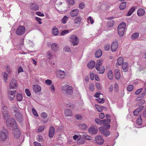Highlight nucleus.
Returning <instances> with one entry per match:
<instances>
[{
  "label": "nucleus",
  "mask_w": 146,
  "mask_h": 146,
  "mask_svg": "<svg viewBox=\"0 0 146 146\" xmlns=\"http://www.w3.org/2000/svg\"><path fill=\"white\" fill-rule=\"evenodd\" d=\"M6 118V124L7 127L10 129L13 128L14 129L17 128V126L16 124L15 120L13 118H11L9 119Z\"/></svg>",
  "instance_id": "f257e3e1"
},
{
  "label": "nucleus",
  "mask_w": 146,
  "mask_h": 146,
  "mask_svg": "<svg viewBox=\"0 0 146 146\" xmlns=\"http://www.w3.org/2000/svg\"><path fill=\"white\" fill-rule=\"evenodd\" d=\"M126 24L124 23H122L118 27V33L120 36H122L124 34Z\"/></svg>",
  "instance_id": "f03ea898"
},
{
  "label": "nucleus",
  "mask_w": 146,
  "mask_h": 146,
  "mask_svg": "<svg viewBox=\"0 0 146 146\" xmlns=\"http://www.w3.org/2000/svg\"><path fill=\"white\" fill-rule=\"evenodd\" d=\"M8 135V131L3 127L2 131H0V141H5Z\"/></svg>",
  "instance_id": "7ed1b4c3"
},
{
  "label": "nucleus",
  "mask_w": 146,
  "mask_h": 146,
  "mask_svg": "<svg viewBox=\"0 0 146 146\" xmlns=\"http://www.w3.org/2000/svg\"><path fill=\"white\" fill-rule=\"evenodd\" d=\"M25 29L24 26L20 25L17 28L16 33L19 36L25 33Z\"/></svg>",
  "instance_id": "20e7f679"
},
{
  "label": "nucleus",
  "mask_w": 146,
  "mask_h": 146,
  "mask_svg": "<svg viewBox=\"0 0 146 146\" xmlns=\"http://www.w3.org/2000/svg\"><path fill=\"white\" fill-rule=\"evenodd\" d=\"M8 110L7 107L5 106H3L2 107V113L3 117H4L5 119H6V118H9V116Z\"/></svg>",
  "instance_id": "39448f33"
},
{
  "label": "nucleus",
  "mask_w": 146,
  "mask_h": 146,
  "mask_svg": "<svg viewBox=\"0 0 146 146\" xmlns=\"http://www.w3.org/2000/svg\"><path fill=\"white\" fill-rule=\"evenodd\" d=\"M10 90H16L17 86L16 80L14 79H13L11 80L10 83Z\"/></svg>",
  "instance_id": "423d86ee"
},
{
  "label": "nucleus",
  "mask_w": 146,
  "mask_h": 146,
  "mask_svg": "<svg viewBox=\"0 0 146 146\" xmlns=\"http://www.w3.org/2000/svg\"><path fill=\"white\" fill-rule=\"evenodd\" d=\"M79 39L78 37H71L70 41L72 43L71 44L73 46L77 45L79 42Z\"/></svg>",
  "instance_id": "0eeeda50"
},
{
  "label": "nucleus",
  "mask_w": 146,
  "mask_h": 146,
  "mask_svg": "<svg viewBox=\"0 0 146 146\" xmlns=\"http://www.w3.org/2000/svg\"><path fill=\"white\" fill-rule=\"evenodd\" d=\"M118 44L117 42V40H115L112 42L111 44V50L113 52H115L116 51L118 48Z\"/></svg>",
  "instance_id": "6e6552de"
},
{
  "label": "nucleus",
  "mask_w": 146,
  "mask_h": 146,
  "mask_svg": "<svg viewBox=\"0 0 146 146\" xmlns=\"http://www.w3.org/2000/svg\"><path fill=\"white\" fill-rule=\"evenodd\" d=\"M16 90H11L9 92L8 95L9 98L11 101H13L14 99L15 96V93H16Z\"/></svg>",
  "instance_id": "1a4fd4ad"
},
{
  "label": "nucleus",
  "mask_w": 146,
  "mask_h": 146,
  "mask_svg": "<svg viewBox=\"0 0 146 146\" xmlns=\"http://www.w3.org/2000/svg\"><path fill=\"white\" fill-rule=\"evenodd\" d=\"M96 142L100 144H102L104 142V140L103 139L102 136L98 135L95 138Z\"/></svg>",
  "instance_id": "9d476101"
},
{
  "label": "nucleus",
  "mask_w": 146,
  "mask_h": 146,
  "mask_svg": "<svg viewBox=\"0 0 146 146\" xmlns=\"http://www.w3.org/2000/svg\"><path fill=\"white\" fill-rule=\"evenodd\" d=\"M98 131L97 128L91 127L88 129V131L92 135H94L97 133Z\"/></svg>",
  "instance_id": "9b49d317"
},
{
  "label": "nucleus",
  "mask_w": 146,
  "mask_h": 146,
  "mask_svg": "<svg viewBox=\"0 0 146 146\" xmlns=\"http://www.w3.org/2000/svg\"><path fill=\"white\" fill-rule=\"evenodd\" d=\"M14 130V131H13V133L14 135V137L15 138L17 139L19 137L21 134L20 130L17 128L15 129Z\"/></svg>",
  "instance_id": "f8f14e48"
},
{
  "label": "nucleus",
  "mask_w": 146,
  "mask_h": 146,
  "mask_svg": "<svg viewBox=\"0 0 146 146\" xmlns=\"http://www.w3.org/2000/svg\"><path fill=\"white\" fill-rule=\"evenodd\" d=\"M79 12V10L78 9H73L71 11L70 14L72 17H75L77 16Z\"/></svg>",
  "instance_id": "ddd939ff"
},
{
  "label": "nucleus",
  "mask_w": 146,
  "mask_h": 146,
  "mask_svg": "<svg viewBox=\"0 0 146 146\" xmlns=\"http://www.w3.org/2000/svg\"><path fill=\"white\" fill-rule=\"evenodd\" d=\"M30 8L33 10L36 11L38 9L39 7L37 4L32 3L30 4Z\"/></svg>",
  "instance_id": "4468645a"
},
{
  "label": "nucleus",
  "mask_w": 146,
  "mask_h": 146,
  "mask_svg": "<svg viewBox=\"0 0 146 146\" xmlns=\"http://www.w3.org/2000/svg\"><path fill=\"white\" fill-rule=\"evenodd\" d=\"M54 128L53 127H51L49 129V136L50 137H52L54 135Z\"/></svg>",
  "instance_id": "2eb2a0df"
},
{
  "label": "nucleus",
  "mask_w": 146,
  "mask_h": 146,
  "mask_svg": "<svg viewBox=\"0 0 146 146\" xmlns=\"http://www.w3.org/2000/svg\"><path fill=\"white\" fill-rule=\"evenodd\" d=\"M17 120L19 121H21L22 120V116L21 114L18 112H17L15 114Z\"/></svg>",
  "instance_id": "dca6fc26"
},
{
  "label": "nucleus",
  "mask_w": 146,
  "mask_h": 146,
  "mask_svg": "<svg viewBox=\"0 0 146 146\" xmlns=\"http://www.w3.org/2000/svg\"><path fill=\"white\" fill-rule=\"evenodd\" d=\"M59 46L55 43H53L51 45V48L53 51L56 52L58 50Z\"/></svg>",
  "instance_id": "f3484780"
},
{
  "label": "nucleus",
  "mask_w": 146,
  "mask_h": 146,
  "mask_svg": "<svg viewBox=\"0 0 146 146\" xmlns=\"http://www.w3.org/2000/svg\"><path fill=\"white\" fill-rule=\"evenodd\" d=\"M145 13V10L141 8L139 9L137 11V14L139 16H141L143 15Z\"/></svg>",
  "instance_id": "a211bd4d"
},
{
  "label": "nucleus",
  "mask_w": 146,
  "mask_h": 146,
  "mask_svg": "<svg viewBox=\"0 0 146 146\" xmlns=\"http://www.w3.org/2000/svg\"><path fill=\"white\" fill-rule=\"evenodd\" d=\"M58 76L61 78H64L65 76V73L64 71L59 70L58 72Z\"/></svg>",
  "instance_id": "6ab92c4d"
},
{
  "label": "nucleus",
  "mask_w": 146,
  "mask_h": 146,
  "mask_svg": "<svg viewBox=\"0 0 146 146\" xmlns=\"http://www.w3.org/2000/svg\"><path fill=\"white\" fill-rule=\"evenodd\" d=\"M115 74L116 78L117 80L120 79V73L119 69H116L115 71Z\"/></svg>",
  "instance_id": "aec40b11"
},
{
  "label": "nucleus",
  "mask_w": 146,
  "mask_h": 146,
  "mask_svg": "<svg viewBox=\"0 0 146 146\" xmlns=\"http://www.w3.org/2000/svg\"><path fill=\"white\" fill-rule=\"evenodd\" d=\"M143 106H141L136 109L134 111V115L135 116H137L139 113L143 109Z\"/></svg>",
  "instance_id": "412c9836"
},
{
  "label": "nucleus",
  "mask_w": 146,
  "mask_h": 146,
  "mask_svg": "<svg viewBox=\"0 0 146 146\" xmlns=\"http://www.w3.org/2000/svg\"><path fill=\"white\" fill-rule=\"evenodd\" d=\"M95 64V62L94 61H91L88 64V67L89 69H92L94 67Z\"/></svg>",
  "instance_id": "4be33fe9"
},
{
  "label": "nucleus",
  "mask_w": 146,
  "mask_h": 146,
  "mask_svg": "<svg viewBox=\"0 0 146 146\" xmlns=\"http://www.w3.org/2000/svg\"><path fill=\"white\" fill-rule=\"evenodd\" d=\"M33 90L35 92H37L41 90V88L38 85H35L34 86Z\"/></svg>",
  "instance_id": "5701e85b"
},
{
  "label": "nucleus",
  "mask_w": 146,
  "mask_h": 146,
  "mask_svg": "<svg viewBox=\"0 0 146 146\" xmlns=\"http://www.w3.org/2000/svg\"><path fill=\"white\" fill-rule=\"evenodd\" d=\"M52 34L54 35H57L59 33L58 29L56 27H53L52 31Z\"/></svg>",
  "instance_id": "b1692460"
},
{
  "label": "nucleus",
  "mask_w": 146,
  "mask_h": 146,
  "mask_svg": "<svg viewBox=\"0 0 146 146\" xmlns=\"http://www.w3.org/2000/svg\"><path fill=\"white\" fill-rule=\"evenodd\" d=\"M102 54V52L101 50H98L96 51L95 53V56L97 58H100Z\"/></svg>",
  "instance_id": "393cba45"
},
{
  "label": "nucleus",
  "mask_w": 146,
  "mask_h": 146,
  "mask_svg": "<svg viewBox=\"0 0 146 146\" xmlns=\"http://www.w3.org/2000/svg\"><path fill=\"white\" fill-rule=\"evenodd\" d=\"M98 69H96V70L99 71V72L100 74H103L105 70V69L104 67L103 66H101L99 67Z\"/></svg>",
  "instance_id": "a878e982"
},
{
  "label": "nucleus",
  "mask_w": 146,
  "mask_h": 146,
  "mask_svg": "<svg viewBox=\"0 0 146 146\" xmlns=\"http://www.w3.org/2000/svg\"><path fill=\"white\" fill-rule=\"evenodd\" d=\"M64 114L65 116H71L72 115L71 111L70 110L68 109L65 110Z\"/></svg>",
  "instance_id": "bb28decb"
},
{
  "label": "nucleus",
  "mask_w": 146,
  "mask_h": 146,
  "mask_svg": "<svg viewBox=\"0 0 146 146\" xmlns=\"http://www.w3.org/2000/svg\"><path fill=\"white\" fill-rule=\"evenodd\" d=\"M63 50L65 52H71L70 47L67 45L65 46L64 47Z\"/></svg>",
  "instance_id": "cd10ccee"
},
{
  "label": "nucleus",
  "mask_w": 146,
  "mask_h": 146,
  "mask_svg": "<svg viewBox=\"0 0 146 146\" xmlns=\"http://www.w3.org/2000/svg\"><path fill=\"white\" fill-rule=\"evenodd\" d=\"M81 19V18L80 17H76L75 19V23L76 24L80 25Z\"/></svg>",
  "instance_id": "c85d7f7f"
},
{
  "label": "nucleus",
  "mask_w": 146,
  "mask_h": 146,
  "mask_svg": "<svg viewBox=\"0 0 146 146\" xmlns=\"http://www.w3.org/2000/svg\"><path fill=\"white\" fill-rule=\"evenodd\" d=\"M108 77L110 80H112L113 78V74L111 70H110L108 74Z\"/></svg>",
  "instance_id": "c756f323"
},
{
  "label": "nucleus",
  "mask_w": 146,
  "mask_h": 146,
  "mask_svg": "<svg viewBox=\"0 0 146 146\" xmlns=\"http://www.w3.org/2000/svg\"><path fill=\"white\" fill-rule=\"evenodd\" d=\"M23 97L22 95L20 93L18 94L16 96V98L17 101L21 102L23 99Z\"/></svg>",
  "instance_id": "7c9ffc66"
},
{
  "label": "nucleus",
  "mask_w": 146,
  "mask_h": 146,
  "mask_svg": "<svg viewBox=\"0 0 146 146\" xmlns=\"http://www.w3.org/2000/svg\"><path fill=\"white\" fill-rule=\"evenodd\" d=\"M126 3L125 2H124L121 3L119 8L120 10H123L126 7Z\"/></svg>",
  "instance_id": "2f4dec72"
},
{
  "label": "nucleus",
  "mask_w": 146,
  "mask_h": 146,
  "mask_svg": "<svg viewBox=\"0 0 146 146\" xmlns=\"http://www.w3.org/2000/svg\"><path fill=\"white\" fill-rule=\"evenodd\" d=\"M79 127L82 129L84 130L86 128L87 126V125L84 123H80L79 125Z\"/></svg>",
  "instance_id": "473e14b6"
},
{
  "label": "nucleus",
  "mask_w": 146,
  "mask_h": 146,
  "mask_svg": "<svg viewBox=\"0 0 146 146\" xmlns=\"http://www.w3.org/2000/svg\"><path fill=\"white\" fill-rule=\"evenodd\" d=\"M128 67V64L127 62H125L123 63L122 65V68L124 70L127 69Z\"/></svg>",
  "instance_id": "72a5a7b5"
},
{
  "label": "nucleus",
  "mask_w": 146,
  "mask_h": 146,
  "mask_svg": "<svg viewBox=\"0 0 146 146\" xmlns=\"http://www.w3.org/2000/svg\"><path fill=\"white\" fill-rule=\"evenodd\" d=\"M135 9V8L134 7H131V9L128 11L127 14V16H130L134 11Z\"/></svg>",
  "instance_id": "f704fd0d"
},
{
  "label": "nucleus",
  "mask_w": 146,
  "mask_h": 146,
  "mask_svg": "<svg viewBox=\"0 0 146 146\" xmlns=\"http://www.w3.org/2000/svg\"><path fill=\"white\" fill-rule=\"evenodd\" d=\"M123 59L121 57H119L118 58L117 60L118 64L119 65H121L123 64Z\"/></svg>",
  "instance_id": "c9c22d12"
},
{
  "label": "nucleus",
  "mask_w": 146,
  "mask_h": 146,
  "mask_svg": "<svg viewBox=\"0 0 146 146\" xmlns=\"http://www.w3.org/2000/svg\"><path fill=\"white\" fill-rule=\"evenodd\" d=\"M68 19V17L65 16L62 19L61 22L63 24H66Z\"/></svg>",
  "instance_id": "e433bc0d"
},
{
  "label": "nucleus",
  "mask_w": 146,
  "mask_h": 146,
  "mask_svg": "<svg viewBox=\"0 0 146 146\" xmlns=\"http://www.w3.org/2000/svg\"><path fill=\"white\" fill-rule=\"evenodd\" d=\"M102 60H98L97 62L96 65V69H98V67L100 66V65L102 64Z\"/></svg>",
  "instance_id": "4c0bfd02"
},
{
  "label": "nucleus",
  "mask_w": 146,
  "mask_h": 146,
  "mask_svg": "<svg viewBox=\"0 0 146 146\" xmlns=\"http://www.w3.org/2000/svg\"><path fill=\"white\" fill-rule=\"evenodd\" d=\"M73 92L72 87L70 86L68 90L66 91V92L67 94L70 95Z\"/></svg>",
  "instance_id": "58836bf2"
},
{
  "label": "nucleus",
  "mask_w": 146,
  "mask_h": 146,
  "mask_svg": "<svg viewBox=\"0 0 146 146\" xmlns=\"http://www.w3.org/2000/svg\"><path fill=\"white\" fill-rule=\"evenodd\" d=\"M82 136L83 138H84L87 140H90L91 139V137L88 136L85 133L83 134Z\"/></svg>",
  "instance_id": "ea45409f"
},
{
  "label": "nucleus",
  "mask_w": 146,
  "mask_h": 146,
  "mask_svg": "<svg viewBox=\"0 0 146 146\" xmlns=\"http://www.w3.org/2000/svg\"><path fill=\"white\" fill-rule=\"evenodd\" d=\"M99 130L102 134L105 135V134H106V130L104 129L102 127H100Z\"/></svg>",
  "instance_id": "a19ab883"
},
{
  "label": "nucleus",
  "mask_w": 146,
  "mask_h": 146,
  "mask_svg": "<svg viewBox=\"0 0 146 146\" xmlns=\"http://www.w3.org/2000/svg\"><path fill=\"white\" fill-rule=\"evenodd\" d=\"M48 58L50 60L53 56L52 52L51 51H48L47 53Z\"/></svg>",
  "instance_id": "79ce46f5"
},
{
  "label": "nucleus",
  "mask_w": 146,
  "mask_h": 146,
  "mask_svg": "<svg viewBox=\"0 0 146 146\" xmlns=\"http://www.w3.org/2000/svg\"><path fill=\"white\" fill-rule=\"evenodd\" d=\"M146 94V92L143 91L137 97V98L142 99Z\"/></svg>",
  "instance_id": "37998d69"
},
{
  "label": "nucleus",
  "mask_w": 146,
  "mask_h": 146,
  "mask_svg": "<svg viewBox=\"0 0 146 146\" xmlns=\"http://www.w3.org/2000/svg\"><path fill=\"white\" fill-rule=\"evenodd\" d=\"M102 123V124H106L108 123H109L111 121L110 119H104L101 120Z\"/></svg>",
  "instance_id": "c03bdc74"
},
{
  "label": "nucleus",
  "mask_w": 146,
  "mask_h": 146,
  "mask_svg": "<svg viewBox=\"0 0 146 146\" xmlns=\"http://www.w3.org/2000/svg\"><path fill=\"white\" fill-rule=\"evenodd\" d=\"M137 123L139 125H141L142 124V120L141 116H140L137 119Z\"/></svg>",
  "instance_id": "a18cd8bd"
},
{
  "label": "nucleus",
  "mask_w": 146,
  "mask_h": 146,
  "mask_svg": "<svg viewBox=\"0 0 146 146\" xmlns=\"http://www.w3.org/2000/svg\"><path fill=\"white\" fill-rule=\"evenodd\" d=\"M37 140L39 142H42L43 140L42 137L40 135H38L37 136Z\"/></svg>",
  "instance_id": "49530a36"
},
{
  "label": "nucleus",
  "mask_w": 146,
  "mask_h": 146,
  "mask_svg": "<svg viewBox=\"0 0 146 146\" xmlns=\"http://www.w3.org/2000/svg\"><path fill=\"white\" fill-rule=\"evenodd\" d=\"M127 90L129 92L131 91L133 89V85H129L127 87Z\"/></svg>",
  "instance_id": "de8ad7c7"
},
{
  "label": "nucleus",
  "mask_w": 146,
  "mask_h": 146,
  "mask_svg": "<svg viewBox=\"0 0 146 146\" xmlns=\"http://www.w3.org/2000/svg\"><path fill=\"white\" fill-rule=\"evenodd\" d=\"M25 92L27 96L29 97H30L31 96V92L29 89H26L25 90Z\"/></svg>",
  "instance_id": "09e8293b"
},
{
  "label": "nucleus",
  "mask_w": 146,
  "mask_h": 146,
  "mask_svg": "<svg viewBox=\"0 0 146 146\" xmlns=\"http://www.w3.org/2000/svg\"><path fill=\"white\" fill-rule=\"evenodd\" d=\"M68 33V30H66L63 31L60 34L61 36H63Z\"/></svg>",
  "instance_id": "8fccbe9b"
},
{
  "label": "nucleus",
  "mask_w": 146,
  "mask_h": 146,
  "mask_svg": "<svg viewBox=\"0 0 146 146\" xmlns=\"http://www.w3.org/2000/svg\"><path fill=\"white\" fill-rule=\"evenodd\" d=\"M95 121L98 125H100L102 123L101 120L98 118H96L95 119Z\"/></svg>",
  "instance_id": "3c124183"
},
{
  "label": "nucleus",
  "mask_w": 146,
  "mask_h": 146,
  "mask_svg": "<svg viewBox=\"0 0 146 146\" xmlns=\"http://www.w3.org/2000/svg\"><path fill=\"white\" fill-rule=\"evenodd\" d=\"M97 100L98 102L100 103H103L104 101V100L103 98H100L96 99Z\"/></svg>",
  "instance_id": "603ef678"
},
{
  "label": "nucleus",
  "mask_w": 146,
  "mask_h": 146,
  "mask_svg": "<svg viewBox=\"0 0 146 146\" xmlns=\"http://www.w3.org/2000/svg\"><path fill=\"white\" fill-rule=\"evenodd\" d=\"M4 80L6 82L7 79L8 74L6 73H4L3 74Z\"/></svg>",
  "instance_id": "864d4df0"
},
{
  "label": "nucleus",
  "mask_w": 146,
  "mask_h": 146,
  "mask_svg": "<svg viewBox=\"0 0 146 146\" xmlns=\"http://www.w3.org/2000/svg\"><path fill=\"white\" fill-rule=\"evenodd\" d=\"M67 1L68 4L71 5H73L74 3V0H67Z\"/></svg>",
  "instance_id": "5fc2aeb1"
},
{
  "label": "nucleus",
  "mask_w": 146,
  "mask_h": 146,
  "mask_svg": "<svg viewBox=\"0 0 146 146\" xmlns=\"http://www.w3.org/2000/svg\"><path fill=\"white\" fill-rule=\"evenodd\" d=\"M101 95L102 96L103 94L100 93H97L94 95V97L98 98L101 97Z\"/></svg>",
  "instance_id": "6e6d98bb"
},
{
  "label": "nucleus",
  "mask_w": 146,
  "mask_h": 146,
  "mask_svg": "<svg viewBox=\"0 0 146 146\" xmlns=\"http://www.w3.org/2000/svg\"><path fill=\"white\" fill-rule=\"evenodd\" d=\"M44 126H42L39 127L38 129V132H42L43 131L44 129Z\"/></svg>",
  "instance_id": "4d7b16f0"
},
{
  "label": "nucleus",
  "mask_w": 146,
  "mask_h": 146,
  "mask_svg": "<svg viewBox=\"0 0 146 146\" xmlns=\"http://www.w3.org/2000/svg\"><path fill=\"white\" fill-rule=\"evenodd\" d=\"M32 111L33 114L36 116H38V115L35 110L34 108L32 109Z\"/></svg>",
  "instance_id": "13d9d810"
},
{
  "label": "nucleus",
  "mask_w": 146,
  "mask_h": 146,
  "mask_svg": "<svg viewBox=\"0 0 146 146\" xmlns=\"http://www.w3.org/2000/svg\"><path fill=\"white\" fill-rule=\"evenodd\" d=\"M90 88L91 91H93L94 90V85L93 83H91L89 86Z\"/></svg>",
  "instance_id": "bf43d9fd"
},
{
  "label": "nucleus",
  "mask_w": 146,
  "mask_h": 146,
  "mask_svg": "<svg viewBox=\"0 0 146 146\" xmlns=\"http://www.w3.org/2000/svg\"><path fill=\"white\" fill-rule=\"evenodd\" d=\"M45 82L46 84L48 85H51L52 84V81L49 79H47L45 81Z\"/></svg>",
  "instance_id": "052dcab7"
},
{
  "label": "nucleus",
  "mask_w": 146,
  "mask_h": 146,
  "mask_svg": "<svg viewBox=\"0 0 146 146\" xmlns=\"http://www.w3.org/2000/svg\"><path fill=\"white\" fill-rule=\"evenodd\" d=\"M41 116L42 118H45L47 116V114L45 112H42L41 113Z\"/></svg>",
  "instance_id": "680f3d73"
},
{
  "label": "nucleus",
  "mask_w": 146,
  "mask_h": 146,
  "mask_svg": "<svg viewBox=\"0 0 146 146\" xmlns=\"http://www.w3.org/2000/svg\"><path fill=\"white\" fill-rule=\"evenodd\" d=\"M76 118L78 120H80L82 119V116L79 114H76L75 115Z\"/></svg>",
  "instance_id": "e2e57ef3"
},
{
  "label": "nucleus",
  "mask_w": 146,
  "mask_h": 146,
  "mask_svg": "<svg viewBox=\"0 0 146 146\" xmlns=\"http://www.w3.org/2000/svg\"><path fill=\"white\" fill-rule=\"evenodd\" d=\"M69 86L68 85H65L62 87V89L64 91H66L68 90V88H69Z\"/></svg>",
  "instance_id": "0e129e2a"
},
{
  "label": "nucleus",
  "mask_w": 146,
  "mask_h": 146,
  "mask_svg": "<svg viewBox=\"0 0 146 146\" xmlns=\"http://www.w3.org/2000/svg\"><path fill=\"white\" fill-rule=\"evenodd\" d=\"M84 7V3H81L79 5V7L81 9H83Z\"/></svg>",
  "instance_id": "69168bd1"
},
{
  "label": "nucleus",
  "mask_w": 146,
  "mask_h": 146,
  "mask_svg": "<svg viewBox=\"0 0 146 146\" xmlns=\"http://www.w3.org/2000/svg\"><path fill=\"white\" fill-rule=\"evenodd\" d=\"M114 23V22L113 21H110L108 23V26L109 27L112 26L113 25Z\"/></svg>",
  "instance_id": "338daca9"
},
{
  "label": "nucleus",
  "mask_w": 146,
  "mask_h": 146,
  "mask_svg": "<svg viewBox=\"0 0 146 146\" xmlns=\"http://www.w3.org/2000/svg\"><path fill=\"white\" fill-rule=\"evenodd\" d=\"M96 88L99 90H100L101 89V87L100 84L99 83H96Z\"/></svg>",
  "instance_id": "774afa93"
}]
</instances>
